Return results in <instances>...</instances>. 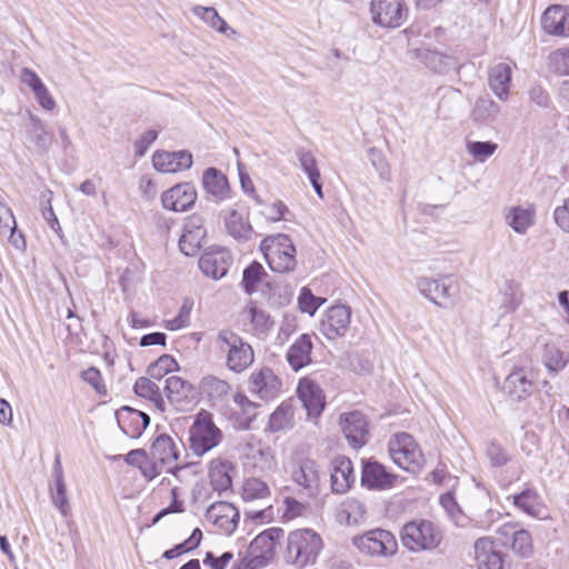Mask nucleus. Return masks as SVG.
Masks as SVG:
<instances>
[{"instance_id": "f257e3e1", "label": "nucleus", "mask_w": 569, "mask_h": 569, "mask_svg": "<svg viewBox=\"0 0 569 569\" xmlns=\"http://www.w3.org/2000/svg\"><path fill=\"white\" fill-rule=\"evenodd\" d=\"M214 347L223 356L224 365L231 372L241 373L254 361L251 345L232 330H219L214 338Z\"/></svg>"}, {"instance_id": "f03ea898", "label": "nucleus", "mask_w": 569, "mask_h": 569, "mask_svg": "<svg viewBox=\"0 0 569 569\" xmlns=\"http://www.w3.org/2000/svg\"><path fill=\"white\" fill-rule=\"evenodd\" d=\"M320 553V536L311 529H297L287 538L284 560L302 569L317 562Z\"/></svg>"}, {"instance_id": "7ed1b4c3", "label": "nucleus", "mask_w": 569, "mask_h": 569, "mask_svg": "<svg viewBox=\"0 0 569 569\" xmlns=\"http://www.w3.org/2000/svg\"><path fill=\"white\" fill-rule=\"evenodd\" d=\"M222 440V431L216 426L212 415L206 410L197 413L189 428V448L193 455L201 457L216 448Z\"/></svg>"}, {"instance_id": "20e7f679", "label": "nucleus", "mask_w": 569, "mask_h": 569, "mask_svg": "<svg viewBox=\"0 0 569 569\" xmlns=\"http://www.w3.org/2000/svg\"><path fill=\"white\" fill-rule=\"evenodd\" d=\"M260 248L272 271L286 273L296 268V248L287 234L267 237Z\"/></svg>"}, {"instance_id": "39448f33", "label": "nucleus", "mask_w": 569, "mask_h": 569, "mask_svg": "<svg viewBox=\"0 0 569 569\" xmlns=\"http://www.w3.org/2000/svg\"><path fill=\"white\" fill-rule=\"evenodd\" d=\"M388 450L392 461L408 472L417 473L425 465L419 445L408 432L395 433L388 442Z\"/></svg>"}, {"instance_id": "423d86ee", "label": "nucleus", "mask_w": 569, "mask_h": 569, "mask_svg": "<svg viewBox=\"0 0 569 569\" xmlns=\"http://www.w3.org/2000/svg\"><path fill=\"white\" fill-rule=\"evenodd\" d=\"M442 540L440 529L429 520H413L401 530L402 545L411 551L432 550Z\"/></svg>"}, {"instance_id": "0eeeda50", "label": "nucleus", "mask_w": 569, "mask_h": 569, "mask_svg": "<svg viewBox=\"0 0 569 569\" xmlns=\"http://www.w3.org/2000/svg\"><path fill=\"white\" fill-rule=\"evenodd\" d=\"M283 535V529L277 527L259 533L249 546V558H244L237 569H257L266 566L272 559L276 545Z\"/></svg>"}, {"instance_id": "6e6552de", "label": "nucleus", "mask_w": 569, "mask_h": 569, "mask_svg": "<svg viewBox=\"0 0 569 569\" xmlns=\"http://www.w3.org/2000/svg\"><path fill=\"white\" fill-rule=\"evenodd\" d=\"M416 286L422 296L441 308L452 307L460 292L458 282L451 276L437 279L420 277Z\"/></svg>"}, {"instance_id": "1a4fd4ad", "label": "nucleus", "mask_w": 569, "mask_h": 569, "mask_svg": "<svg viewBox=\"0 0 569 569\" xmlns=\"http://www.w3.org/2000/svg\"><path fill=\"white\" fill-rule=\"evenodd\" d=\"M149 458L151 465L158 470V476L167 471L178 477V473L184 469V467L177 466L179 449L174 440L167 433H159L153 438Z\"/></svg>"}, {"instance_id": "9d476101", "label": "nucleus", "mask_w": 569, "mask_h": 569, "mask_svg": "<svg viewBox=\"0 0 569 569\" xmlns=\"http://www.w3.org/2000/svg\"><path fill=\"white\" fill-rule=\"evenodd\" d=\"M353 546L371 557H388L397 552L398 543L395 536L383 529H373L352 538Z\"/></svg>"}, {"instance_id": "9b49d317", "label": "nucleus", "mask_w": 569, "mask_h": 569, "mask_svg": "<svg viewBox=\"0 0 569 569\" xmlns=\"http://www.w3.org/2000/svg\"><path fill=\"white\" fill-rule=\"evenodd\" d=\"M371 20L382 28L396 29L408 17V7L402 0H371Z\"/></svg>"}, {"instance_id": "f8f14e48", "label": "nucleus", "mask_w": 569, "mask_h": 569, "mask_svg": "<svg viewBox=\"0 0 569 569\" xmlns=\"http://www.w3.org/2000/svg\"><path fill=\"white\" fill-rule=\"evenodd\" d=\"M249 392L263 401H270L282 392V380L269 367L253 370L248 379Z\"/></svg>"}, {"instance_id": "ddd939ff", "label": "nucleus", "mask_w": 569, "mask_h": 569, "mask_svg": "<svg viewBox=\"0 0 569 569\" xmlns=\"http://www.w3.org/2000/svg\"><path fill=\"white\" fill-rule=\"evenodd\" d=\"M340 426L348 443L355 448H361L368 442L369 423L363 413L351 411L340 416Z\"/></svg>"}, {"instance_id": "4468645a", "label": "nucleus", "mask_w": 569, "mask_h": 569, "mask_svg": "<svg viewBox=\"0 0 569 569\" xmlns=\"http://www.w3.org/2000/svg\"><path fill=\"white\" fill-rule=\"evenodd\" d=\"M164 391L168 400L177 410L184 411L191 408L197 400V392L192 383L178 376L167 378Z\"/></svg>"}, {"instance_id": "2eb2a0df", "label": "nucleus", "mask_w": 569, "mask_h": 569, "mask_svg": "<svg viewBox=\"0 0 569 569\" xmlns=\"http://www.w3.org/2000/svg\"><path fill=\"white\" fill-rule=\"evenodd\" d=\"M207 230L204 220L200 214H192L187 218L183 224V232L179 240V248L186 256H194L206 239Z\"/></svg>"}, {"instance_id": "dca6fc26", "label": "nucleus", "mask_w": 569, "mask_h": 569, "mask_svg": "<svg viewBox=\"0 0 569 569\" xmlns=\"http://www.w3.org/2000/svg\"><path fill=\"white\" fill-rule=\"evenodd\" d=\"M206 519L222 533L231 535L238 526L240 513L232 503L218 501L207 508Z\"/></svg>"}, {"instance_id": "f3484780", "label": "nucleus", "mask_w": 569, "mask_h": 569, "mask_svg": "<svg viewBox=\"0 0 569 569\" xmlns=\"http://www.w3.org/2000/svg\"><path fill=\"white\" fill-rule=\"evenodd\" d=\"M535 388V375L526 368H517L503 381L502 389L513 401L527 399Z\"/></svg>"}, {"instance_id": "a211bd4d", "label": "nucleus", "mask_w": 569, "mask_h": 569, "mask_svg": "<svg viewBox=\"0 0 569 569\" xmlns=\"http://www.w3.org/2000/svg\"><path fill=\"white\" fill-rule=\"evenodd\" d=\"M197 200V190L190 182L178 183L161 196L163 208L176 212L189 210Z\"/></svg>"}, {"instance_id": "6ab92c4d", "label": "nucleus", "mask_w": 569, "mask_h": 569, "mask_svg": "<svg viewBox=\"0 0 569 569\" xmlns=\"http://www.w3.org/2000/svg\"><path fill=\"white\" fill-rule=\"evenodd\" d=\"M398 476L389 472L376 460H367L362 465L361 483L371 490H387L393 487Z\"/></svg>"}, {"instance_id": "aec40b11", "label": "nucleus", "mask_w": 569, "mask_h": 569, "mask_svg": "<svg viewBox=\"0 0 569 569\" xmlns=\"http://www.w3.org/2000/svg\"><path fill=\"white\" fill-rule=\"evenodd\" d=\"M297 396L307 411V418L316 425L320 418V385L311 377L299 380Z\"/></svg>"}, {"instance_id": "412c9836", "label": "nucleus", "mask_w": 569, "mask_h": 569, "mask_svg": "<svg viewBox=\"0 0 569 569\" xmlns=\"http://www.w3.org/2000/svg\"><path fill=\"white\" fill-rule=\"evenodd\" d=\"M355 480L351 460L345 456L335 457L330 463L331 491L333 493H345L351 488Z\"/></svg>"}, {"instance_id": "4be33fe9", "label": "nucleus", "mask_w": 569, "mask_h": 569, "mask_svg": "<svg viewBox=\"0 0 569 569\" xmlns=\"http://www.w3.org/2000/svg\"><path fill=\"white\" fill-rule=\"evenodd\" d=\"M231 264V256L228 250L218 248L206 251L199 259V268L213 279L224 277Z\"/></svg>"}, {"instance_id": "5701e85b", "label": "nucleus", "mask_w": 569, "mask_h": 569, "mask_svg": "<svg viewBox=\"0 0 569 569\" xmlns=\"http://www.w3.org/2000/svg\"><path fill=\"white\" fill-rule=\"evenodd\" d=\"M543 31L551 36H569V8L553 4L548 7L541 17Z\"/></svg>"}, {"instance_id": "b1692460", "label": "nucleus", "mask_w": 569, "mask_h": 569, "mask_svg": "<svg viewBox=\"0 0 569 569\" xmlns=\"http://www.w3.org/2000/svg\"><path fill=\"white\" fill-rule=\"evenodd\" d=\"M475 559L479 569H503V555L496 549L489 537L479 538L475 542Z\"/></svg>"}, {"instance_id": "393cba45", "label": "nucleus", "mask_w": 569, "mask_h": 569, "mask_svg": "<svg viewBox=\"0 0 569 569\" xmlns=\"http://www.w3.org/2000/svg\"><path fill=\"white\" fill-rule=\"evenodd\" d=\"M350 323V310L342 305L332 306L326 312V319H322V333L328 339L343 336Z\"/></svg>"}, {"instance_id": "a878e982", "label": "nucleus", "mask_w": 569, "mask_h": 569, "mask_svg": "<svg viewBox=\"0 0 569 569\" xmlns=\"http://www.w3.org/2000/svg\"><path fill=\"white\" fill-rule=\"evenodd\" d=\"M120 429L130 438H139L150 423V417L137 409L123 407L117 413Z\"/></svg>"}, {"instance_id": "bb28decb", "label": "nucleus", "mask_w": 569, "mask_h": 569, "mask_svg": "<svg viewBox=\"0 0 569 569\" xmlns=\"http://www.w3.org/2000/svg\"><path fill=\"white\" fill-rule=\"evenodd\" d=\"M412 54L415 59L436 73H448L458 66L453 57L429 48H417Z\"/></svg>"}, {"instance_id": "cd10ccee", "label": "nucleus", "mask_w": 569, "mask_h": 569, "mask_svg": "<svg viewBox=\"0 0 569 569\" xmlns=\"http://www.w3.org/2000/svg\"><path fill=\"white\" fill-rule=\"evenodd\" d=\"M152 164L161 172H177L189 169L192 166V156L188 151H157L152 156Z\"/></svg>"}, {"instance_id": "c85d7f7f", "label": "nucleus", "mask_w": 569, "mask_h": 569, "mask_svg": "<svg viewBox=\"0 0 569 569\" xmlns=\"http://www.w3.org/2000/svg\"><path fill=\"white\" fill-rule=\"evenodd\" d=\"M512 69L508 63L499 62L489 69L488 84L501 101L509 97Z\"/></svg>"}, {"instance_id": "c756f323", "label": "nucleus", "mask_w": 569, "mask_h": 569, "mask_svg": "<svg viewBox=\"0 0 569 569\" xmlns=\"http://www.w3.org/2000/svg\"><path fill=\"white\" fill-rule=\"evenodd\" d=\"M312 341L309 335H301L288 349L286 358L293 371H299L311 361Z\"/></svg>"}, {"instance_id": "7c9ffc66", "label": "nucleus", "mask_w": 569, "mask_h": 569, "mask_svg": "<svg viewBox=\"0 0 569 569\" xmlns=\"http://www.w3.org/2000/svg\"><path fill=\"white\" fill-rule=\"evenodd\" d=\"M52 475L54 478V488L51 489V501L59 509L60 513L67 517L70 513V505L67 497L63 469L59 455L56 456Z\"/></svg>"}, {"instance_id": "2f4dec72", "label": "nucleus", "mask_w": 569, "mask_h": 569, "mask_svg": "<svg viewBox=\"0 0 569 569\" xmlns=\"http://www.w3.org/2000/svg\"><path fill=\"white\" fill-rule=\"evenodd\" d=\"M202 184L207 193L217 201L230 198V188L227 177L216 168H208L202 176Z\"/></svg>"}, {"instance_id": "473e14b6", "label": "nucleus", "mask_w": 569, "mask_h": 569, "mask_svg": "<svg viewBox=\"0 0 569 569\" xmlns=\"http://www.w3.org/2000/svg\"><path fill=\"white\" fill-rule=\"evenodd\" d=\"M191 12L201 19L207 26L214 31L224 34L228 38H234L237 31L219 16L213 7L193 6Z\"/></svg>"}, {"instance_id": "72a5a7b5", "label": "nucleus", "mask_w": 569, "mask_h": 569, "mask_svg": "<svg viewBox=\"0 0 569 569\" xmlns=\"http://www.w3.org/2000/svg\"><path fill=\"white\" fill-rule=\"evenodd\" d=\"M521 288L515 280H505L498 292L500 315L515 312L521 302Z\"/></svg>"}, {"instance_id": "f704fd0d", "label": "nucleus", "mask_w": 569, "mask_h": 569, "mask_svg": "<svg viewBox=\"0 0 569 569\" xmlns=\"http://www.w3.org/2000/svg\"><path fill=\"white\" fill-rule=\"evenodd\" d=\"M227 232L239 241L250 239L253 230L248 219L236 209H231L224 217Z\"/></svg>"}, {"instance_id": "c9c22d12", "label": "nucleus", "mask_w": 569, "mask_h": 569, "mask_svg": "<svg viewBox=\"0 0 569 569\" xmlns=\"http://www.w3.org/2000/svg\"><path fill=\"white\" fill-rule=\"evenodd\" d=\"M501 107L490 98H479L472 109L471 116L476 122L492 123L499 119Z\"/></svg>"}, {"instance_id": "e433bc0d", "label": "nucleus", "mask_w": 569, "mask_h": 569, "mask_svg": "<svg viewBox=\"0 0 569 569\" xmlns=\"http://www.w3.org/2000/svg\"><path fill=\"white\" fill-rule=\"evenodd\" d=\"M124 461L133 467L139 468L141 475L148 481L158 477V470L151 465L150 458L144 449H134L128 452Z\"/></svg>"}, {"instance_id": "4c0bfd02", "label": "nucleus", "mask_w": 569, "mask_h": 569, "mask_svg": "<svg viewBox=\"0 0 569 569\" xmlns=\"http://www.w3.org/2000/svg\"><path fill=\"white\" fill-rule=\"evenodd\" d=\"M295 410L290 401H283L270 416L269 428L280 431L293 427Z\"/></svg>"}, {"instance_id": "58836bf2", "label": "nucleus", "mask_w": 569, "mask_h": 569, "mask_svg": "<svg viewBox=\"0 0 569 569\" xmlns=\"http://www.w3.org/2000/svg\"><path fill=\"white\" fill-rule=\"evenodd\" d=\"M542 361L549 372L557 373L568 365L569 353L562 351L556 345L547 343L545 346Z\"/></svg>"}, {"instance_id": "ea45409f", "label": "nucleus", "mask_w": 569, "mask_h": 569, "mask_svg": "<svg viewBox=\"0 0 569 569\" xmlns=\"http://www.w3.org/2000/svg\"><path fill=\"white\" fill-rule=\"evenodd\" d=\"M29 120V140L32 141L40 150L47 151L52 140L50 132L47 130L43 121L40 118L30 113Z\"/></svg>"}, {"instance_id": "a19ab883", "label": "nucleus", "mask_w": 569, "mask_h": 569, "mask_svg": "<svg viewBox=\"0 0 569 569\" xmlns=\"http://www.w3.org/2000/svg\"><path fill=\"white\" fill-rule=\"evenodd\" d=\"M271 496L269 486L259 478H248L243 481L241 497L244 501L266 500Z\"/></svg>"}, {"instance_id": "79ce46f5", "label": "nucleus", "mask_w": 569, "mask_h": 569, "mask_svg": "<svg viewBox=\"0 0 569 569\" xmlns=\"http://www.w3.org/2000/svg\"><path fill=\"white\" fill-rule=\"evenodd\" d=\"M513 505L531 517H538L541 511V503L539 496L533 489H525L518 495L513 496Z\"/></svg>"}, {"instance_id": "37998d69", "label": "nucleus", "mask_w": 569, "mask_h": 569, "mask_svg": "<svg viewBox=\"0 0 569 569\" xmlns=\"http://www.w3.org/2000/svg\"><path fill=\"white\" fill-rule=\"evenodd\" d=\"M133 390L139 397L151 400L160 410H164V401L162 399L159 387L151 380V378L140 377L134 386Z\"/></svg>"}, {"instance_id": "c03bdc74", "label": "nucleus", "mask_w": 569, "mask_h": 569, "mask_svg": "<svg viewBox=\"0 0 569 569\" xmlns=\"http://www.w3.org/2000/svg\"><path fill=\"white\" fill-rule=\"evenodd\" d=\"M209 478L212 488L219 492L228 490L232 483L227 466L220 460H212L210 462Z\"/></svg>"}, {"instance_id": "a18cd8bd", "label": "nucleus", "mask_w": 569, "mask_h": 569, "mask_svg": "<svg viewBox=\"0 0 569 569\" xmlns=\"http://www.w3.org/2000/svg\"><path fill=\"white\" fill-rule=\"evenodd\" d=\"M178 368V362L170 355H162L154 362H152L147 373L151 379L160 380L167 373L174 371Z\"/></svg>"}, {"instance_id": "49530a36", "label": "nucleus", "mask_w": 569, "mask_h": 569, "mask_svg": "<svg viewBox=\"0 0 569 569\" xmlns=\"http://www.w3.org/2000/svg\"><path fill=\"white\" fill-rule=\"evenodd\" d=\"M512 550L520 557L528 558L533 552L532 538L528 530L519 529L511 532Z\"/></svg>"}, {"instance_id": "de8ad7c7", "label": "nucleus", "mask_w": 569, "mask_h": 569, "mask_svg": "<svg viewBox=\"0 0 569 569\" xmlns=\"http://www.w3.org/2000/svg\"><path fill=\"white\" fill-rule=\"evenodd\" d=\"M201 388L211 399H220L228 395L230 385L216 376H206L201 380Z\"/></svg>"}, {"instance_id": "09e8293b", "label": "nucleus", "mask_w": 569, "mask_h": 569, "mask_svg": "<svg viewBox=\"0 0 569 569\" xmlns=\"http://www.w3.org/2000/svg\"><path fill=\"white\" fill-rule=\"evenodd\" d=\"M193 308V300L186 298L179 309L178 315L169 320H166L164 328L167 330L176 331L186 328L190 323V315Z\"/></svg>"}, {"instance_id": "8fccbe9b", "label": "nucleus", "mask_w": 569, "mask_h": 569, "mask_svg": "<svg viewBox=\"0 0 569 569\" xmlns=\"http://www.w3.org/2000/svg\"><path fill=\"white\" fill-rule=\"evenodd\" d=\"M507 223L517 232L525 233L527 229L532 224L531 214L528 210L522 208H511L507 216Z\"/></svg>"}, {"instance_id": "3c124183", "label": "nucleus", "mask_w": 569, "mask_h": 569, "mask_svg": "<svg viewBox=\"0 0 569 569\" xmlns=\"http://www.w3.org/2000/svg\"><path fill=\"white\" fill-rule=\"evenodd\" d=\"M292 477L299 486H302L306 489H317L319 487V473L310 463L302 465L298 470L293 472Z\"/></svg>"}, {"instance_id": "603ef678", "label": "nucleus", "mask_w": 569, "mask_h": 569, "mask_svg": "<svg viewBox=\"0 0 569 569\" xmlns=\"http://www.w3.org/2000/svg\"><path fill=\"white\" fill-rule=\"evenodd\" d=\"M299 160L301 168L308 174V178L316 191V193L320 197V179L317 167V160L313 154L310 152H299Z\"/></svg>"}, {"instance_id": "864d4df0", "label": "nucleus", "mask_w": 569, "mask_h": 569, "mask_svg": "<svg viewBox=\"0 0 569 569\" xmlns=\"http://www.w3.org/2000/svg\"><path fill=\"white\" fill-rule=\"evenodd\" d=\"M548 59L551 71L561 76H569V48L552 51Z\"/></svg>"}, {"instance_id": "5fc2aeb1", "label": "nucleus", "mask_w": 569, "mask_h": 569, "mask_svg": "<svg viewBox=\"0 0 569 569\" xmlns=\"http://www.w3.org/2000/svg\"><path fill=\"white\" fill-rule=\"evenodd\" d=\"M266 276L263 267L259 262H252L243 271L242 284L248 293H252L256 290L257 283L261 277Z\"/></svg>"}, {"instance_id": "6e6d98bb", "label": "nucleus", "mask_w": 569, "mask_h": 569, "mask_svg": "<svg viewBox=\"0 0 569 569\" xmlns=\"http://www.w3.org/2000/svg\"><path fill=\"white\" fill-rule=\"evenodd\" d=\"M498 146L491 141H472L468 142L467 149L468 151L480 161L486 160L490 156L495 153Z\"/></svg>"}, {"instance_id": "4d7b16f0", "label": "nucleus", "mask_w": 569, "mask_h": 569, "mask_svg": "<svg viewBox=\"0 0 569 569\" xmlns=\"http://www.w3.org/2000/svg\"><path fill=\"white\" fill-rule=\"evenodd\" d=\"M298 305L302 312L313 316L320 302L319 298L315 297L309 288L303 287L298 298Z\"/></svg>"}, {"instance_id": "13d9d810", "label": "nucleus", "mask_w": 569, "mask_h": 569, "mask_svg": "<svg viewBox=\"0 0 569 569\" xmlns=\"http://www.w3.org/2000/svg\"><path fill=\"white\" fill-rule=\"evenodd\" d=\"M284 510L282 513V519L286 521L292 520L295 518L301 517L307 511V506L302 502L298 501L295 498L286 497L283 499Z\"/></svg>"}, {"instance_id": "bf43d9fd", "label": "nucleus", "mask_w": 569, "mask_h": 569, "mask_svg": "<svg viewBox=\"0 0 569 569\" xmlns=\"http://www.w3.org/2000/svg\"><path fill=\"white\" fill-rule=\"evenodd\" d=\"M368 157H369V160H370L372 167L379 173L380 178L388 180L390 177V170H389L388 162H387L385 156L382 154V152L376 148H371L368 151Z\"/></svg>"}, {"instance_id": "052dcab7", "label": "nucleus", "mask_w": 569, "mask_h": 569, "mask_svg": "<svg viewBox=\"0 0 569 569\" xmlns=\"http://www.w3.org/2000/svg\"><path fill=\"white\" fill-rule=\"evenodd\" d=\"M81 377L97 391V393L102 396L107 393V388L102 381L101 373L96 367H90L82 371Z\"/></svg>"}, {"instance_id": "680f3d73", "label": "nucleus", "mask_w": 569, "mask_h": 569, "mask_svg": "<svg viewBox=\"0 0 569 569\" xmlns=\"http://www.w3.org/2000/svg\"><path fill=\"white\" fill-rule=\"evenodd\" d=\"M234 402L237 406L240 407L243 415L246 416V426L249 427L250 422L256 417V410L258 408V405L251 401L246 395L242 393H237L234 396Z\"/></svg>"}, {"instance_id": "e2e57ef3", "label": "nucleus", "mask_w": 569, "mask_h": 569, "mask_svg": "<svg viewBox=\"0 0 569 569\" xmlns=\"http://www.w3.org/2000/svg\"><path fill=\"white\" fill-rule=\"evenodd\" d=\"M487 456H488L491 465L495 467H501V466L506 465L509 460V456L507 455V452L503 450V448L500 445H498L496 442H491L488 446Z\"/></svg>"}, {"instance_id": "0e129e2a", "label": "nucleus", "mask_w": 569, "mask_h": 569, "mask_svg": "<svg viewBox=\"0 0 569 569\" xmlns=\"http://www.w3.org/2000/svg\"><path fill=\"white\" fill-rule=\"evenodd\" d=\"M232 558L233 553L230 551H226L219 557L214 556L213 552L208 551L203 559V563L210 566L212 569H226Z\"/></svg>"}, {"instance_id": "69168bd1", "label": "nucleus", "mask_w": 569, "mask_h": 569, "mask_svg": "<svg viewBox=\"0 0 569 569\" xmlns=\"http://www.w3.org/2000/svg\"><path fill=\"white\" fill-rule=\"evenodd\" d=\"M343 506L348 510L353 525L359 523L363 519L366 515V506L363 502L357 499H349L343 502Z\"/></svg>"}, {"instance_id": "338daca9", "label": "nucleus", "mask_w": 569, "mask_h": 569, "mask_svg": "<svg viewBox=\"0 0 569 569\" xmlns=\"http://www.w3.org/2000/svg\"><path fill=\"white\" fill-rule=\"evenodd\" d=\"M553 218L557 226L566 232H569V197L563 200L553 211Z\"/></svg>"}, {"instance_id": "774afa93", "label": "nucleus", "mask_w": 569, "mask_h": 569, "mask_svg": "<svg viewBox=\"0 0 569 569\" xmlns=\"http://www.w3.org/2000/svg\"><path fill=\"white\" fill-rule=\"evenodd\" d=\"M158 132L156 130H148L142 137L136 142V156L143 157L149 147L156 141Z\"/></svg>"}]
</instances>
